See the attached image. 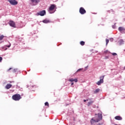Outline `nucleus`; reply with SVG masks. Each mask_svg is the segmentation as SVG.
Returning <instances> with one entry per match:
<instances>
[{"instance_id": "9b49d317", "label": "nucleus", "mask_w": 125, "mask_h": 125, "mask_svg": "<svg viewBox=\"0 0 125 125\" xmlns=\"http://www.w3.org/2000/svg\"><path fill=\"white\" fill-rule=\"evenodd\" d=\"M12 87V84H10V83H8L5 87V88H6V89H9V88H11V87Z\"/></svg>"}, {"instance_id": "c756f323", "label": "nucleus", "mask_w": 125, "mask_h": 125, "mask_svg": "<svg viewBox=\"0 0 125 125\" xmlns=\"http://www.w3.org/2000/svg\"><path fill=\"white\" fill-rule=\"evenodd\" d=\"M11 69H12V68H10L8 70V71H10V70H11Z\"/></svg>"}, {"instance_id": "ddd939ff", "label": "nucleus", "mask_w": 125, "mask_h": 125, "mask_svg": "<svg viewBox=\"0 0 125 125\" xmlns=\"http://www.w3.org/2000/svg\"><path fill=\"white\" fill-rule=\"evenodd\" d=\"M118 29L119 31H120L121 33H123V32H125V29L123 27H119Z\"/></svg>"}, {"instance_id": "4468645a", "label": "nucleus", "mask_w": 125, "mask_h": 125, "mask_svg": "<svg viewBox=\"0 0 125 125\" xmlns=\"http://www.w3.org/2000/svg\"><path fill=\"white\" fill-rule=\"evenodd\" d=\"M94 102L93 101H91L89 102H88V104H87V106H89L90 105H92L93 103Z\"/></svg>"}, {"instance_id": "4be33fe9", "label": "nucleus", "mask_w": 125, "mask_h": 125, "mask_svg": "<svg viewBox=\"0 0 125 125\" xmlns=\"http://www.w3.org/2000/svg\"><path fill=\"white\" fill-rule=\"evenodd\" d=\"M81 71H83L82 68L79 69L77 71L76 73H78V72H81Z\"/></svg>"}, {"instance_id": "c85d7f7f", "label": "nucleus", "mask_w": 125, "mask_h": 125, "mask_svg": "<svg viewBox=\"0 0 125 125\" xmlns=\"http://www.w3.org/2000/svg\"><path fill=\"white\" fill-rule=\"evenodd\" d=\"M110 11H111V12H115V11H113V9H111Z\"/></svg>"}, {"instance_id": "b1692460", "label": "nucleus", "mask_w": 125, "mask_h": 125, "mask_svg": "<svg viewBox=\"0 0 125 125\" xmlns=\"http://www.w3.org/2000/svg\"><path fill=\"white\" fill-rule=\"evenodd\" d=\"M16 71H17V69H14L13 70V73H16Z\"/></svg>"}, {"instance_id": "f257e3e1", "label": "nucleus", "mask_w": 125, "mask_h": 125, "mask_svg": "<svg viewBox=\"0 0 125 125\" xmlns=\"http://www.w3.org/2000/svg\"><path fill=\"white\" fill-rule=\"evenodd\" d=\"M98 119H95L94 118H92L90 121L91 125H94V123H98L102 120V113H98Z\"/></svg>"}, {"instance_id": "6ab92c4d", "label": "nucleus", "mask_w": 125, "mask_h": 125, "mask_svg": "<svg viewBox=\"0 0 125 125\" xmlns=\"http://www.w3.org/2000/svg\"><path fill=\"white\" fill-rule=\"evenodd\" d=\"M95 117L94 118V119H95V120H96V119H98V114H96L95 115Z\"/></svg>"}, {"instance_id": "2f4dec72", "label": "nucleus", "mask_w": 125, "mask_h": 125, "mask_svg": "<svg viewBox=\"0 0 125 125\" xmlns=\"http://www.w3.org/2000/svg\"><path fill=\"white\" fill-rule=\"evenodd\" d=\"M83 102H86V100H84Z\"/></svg>"}, {"instance_id": "7c9ffc66", "label": "nucleus", "mask_w": 125, "mask_h": 125, "mask_svg": "<svg viewBox=\"0 0 125 125\" xmlns=\"http://www.w3.org/2000/svg\"><path fill=\"white\" fill-rule=\"evenodd\" d=\"M9 83H14V82H13V81H10V82H9Z\"/></svg>"}, {"instance_id": "5701e85b", "label": "nucleus", "mask_w": 125, "mask_h": 125, "mask_svg": "<svg viewBox=\"0 0 125 125\" xmlns=\"http://www.w3.org/2000/svg\"><path fill=\"white\" fill-rule=\"evenodd\" d=\"M108 52H109V51L107 50L104 51V53H105V54L108 53Z\"/></svg>"}, {"instance_id": "0eeeda50", "label": "nucleus", "mask_w": 125, "mask_h": 125, "mask_svg": "<svg viewBox=\"0 0 125 125\" xmlns=\"http://www.w3.org/2000/svg\"><path fill=\"white\" fill-rule=\"evenodd\" d=\"M79 12L81 14L83 15L86 13V11L83 8V7H81L79 10Z\"/></svg>"}, {"instance_id": "473e14b6", "label": "nucleus", "mask_w": 125, "mask_h": 125, "mask_svg": "<svg viewBox=\"0 0 125 125\" xmlns=\"http://www.w3.org/2000/svg\"><path fill=\"white\" fill-rule=\"evenodd\" d=\"M99 125H100L101 124H100V123H99V124H98Z\"/></svg>"}, {"instance_id": "9d476101", "label": "nucleus", "mask_w": 125, "mask_h": 125, "mask_svg": "<svg viewBox=\"0 0 125 125\" xmlns=\"http://www.w3.org/2000/svg\"><path fill=\"white\" fill-rule=\"evenodd\" d=\"M31 2L32 3H35V4H38L40 1H41V0H30Z\"/></svg>"}, {"instance_id": "f8f14e48", "label": "nucleus", "mask_w": 125, "mask_h": 125, "mask_svg": "<svg viewBox=\"0 0 125 125\" xmlns=\"http://www.w3.org/2000/svg\"><path fill=\"white\" fill-rule=\"evenodd\" d=\"M115 120H117V121H122L123 120V118L121 117L120 116H117L115 117Z\"/></svg>"}, {"instance_id": "aec40b11", "label": "nucleus", "mask_w": 125, "mask_h": 125, "mask_svg": "<svg viewBox=\"0 0 125 125\" xmlns=\"http://www.w3.org/2000/svg\"><path fill=\"white\" fill-rule=\"evenodd\" d=\"M45 106H47V107H49V104H48V102H46L45 103Z\"/></svg>"}, {"instance_id": "dca6fc26", "label": "nucleus", "mask_w": 125, "mask_h": 125, "mask_svg": "<svg viewBox=\"0 0 125 125\" xmlns=\"http://www.w3.org/2000/svg\"><path fill=\"white\" fill-rule=\"evenodd\" d=\"M43 23H45L46 24H47V23H49V21L47 20H44L42 21Z\"/></svg>"}, {"instance_id": "a878e982", "label": "nucleus", "mask_w": 125, "mask_h": 125, "mask_svg": "<svg viewBox=\"0 0 125 125\" xmlns=\"http://www.w3.org/2000/svg\"><path fill=\"white\" fill-rule=\"evenodd\" d=\"M112 54L113 56L117 55V53H112Z\"/></svg>"}, {"instance_id": "20e7f679", "label": "nucleus", "mask_w": 125, "mask_h": 125, "mask_svg": "<svg viewBox=\"0 0 125 125\" xmlns=\"http://www.w3.org/2000/svg\"><path fill=\"white\" fill-rule=\"evenodd\" d=\"M8 1H9L12 5H17V4H18V2H17L16 0H8Z\"/></svg>"}, {"instance_id": "412c9836", "label": "nucleus", "mask_w": 125, "mask_h": 125, "mask_svg": "<svg viewBox=\"0 0 125 125\" xmlns=\"http://www.w3.org/2000/svg\"><path fill=\"white\" fill-rule=\"evenodd\" d=\"M106 45H108V43H109V40L106 39Z\"/></svg>"}, {"instance_id": "423d86ee", "label": "nucleus", "mask_w": 125, "mask_h": 125, "mask_svg": "<svg viewBox=\"0 0 125 125\" xmlns=\"http://www.w3.org/2000/svg\"><path fill=\"white\" fill-rule=\"evenodd\" d=\"M68 81L69 82H71V85H74V83H78V79H73V78H70L69 79H68Z\"/></svg>"}, {"instance_id": "f03ea898", "label": "nucleus", "mask_w": 125, "mask_h": 125, "mask_svg": "<svg viewBox=\"0 0 125 125\" xmlns=\"http://www.w3.org/2000/svg\"><path fill=\"white\" fill-rule=\"evenodd\" d=\"M12 98L15 101H19L21 99V95L19 94H16L12 96Z\"/></svg>"}, {"instance_id": "39448f33", "label": "nucleus", "mask_w": 125, "mask_h": 125, "mask_svg": "<svg viewBox=\"0 0 125 125\" xmlns=\"http://www.w3.org/2000/svg\"><path fill=\"white\" fill-rule=\"evenodd\" d=\"M55 8V5L52 4L49 8V13H53L54 12H52V11Z\"/></svg>"}, {"instance_id": "cd10ccee", "label": "nucleus", "mask_w": 125, "mask_h": 125, "mask_svg": "<svg viewBox=\"0 0 125 125\" xmlns=\"http://www.w3.org/2000/svg\"><path fill=\"white\" fill-rule=\"evenodd\" d=\"M89 101H91V100L90 99H89L86 100V101H89Z\"/></svg>"}, {"instance_id": "7ed1b4c3", "label": "nucleus", "mask_w": 125, "mask_h": 125, "mask_svg": "<svg viewBox=\"0 0 125 125\" xmlns=\"http://www.w3.org/2000/svg\"><path fill=\"white\" fill-rule=\"evenodd\" d=\"M104 77L105 76H102L100 77V81L96 83L98 85H100L101 83H104Z\"/></svg>"}, {"instance_id": "a211bd4d", "label": "nucleus", "mask_w": 125, "mask_h": 125, "mask_svg": "<svg viewBox=\"0 0 125 125\" xmlns=\"http://www.w3.org/2000/svg\"><path fill=\"white\" fill-rule=\"evenodd\" d=\"M3 38H4V36L3 35L0 36V41H2V40L3 39Z\"/></svg>"}, {"instance_id": "2eb2a0df", "label": "nucleus", "mask_w": 125, "mask_h": 125, "mask_svg": "<svg viewBox=\"0 0 125 125\" xmlns=\"http://www.w3.org/2000/svg\"><path fill=\"white\" fill-rule=\"evenodd\" d=\"M99 91H100V89H97L94 91V93H95V94L98 93V92H99Z\"/></svg>"}, {"instance_id": "393cba45", "label": "nucleus", "mask_w": 125, "mask_h": 125, "mask_svg": "<svg viewBox=\"0 0 125 125\" xmlns=\"http://www.w3.org/2000/svg\"><path fill=\"white\" fill-rule=\"evenodd\" d=\"M2 61V57H0V62H1Z\"/></svg>"}, {"instance_id": "f3484780", "label": "nucleus", "mask_w": 125, "mask_h": 125, "mask_svg": "<svg viewBox=\"0 0 125 125\" xmlns=\"http://www.w3.org/2000/svg\"><path fill=\"white\" fill-rule=\"evenodd\" d=\"M85 43V42L83 41H81L80 42V44L81 45H84V44Z\"/></svg>"}, {"instance_id": "1a4fd4ad", "label": "nucleus", "mask_w": 125, "mask_h": 125, "mask_svg": "<svg viewBox=\"0 0 125 125\" xmlns=\"http://www.w3.org/2000/svg\"><path fill=\"white\" fill-rule=\"evenodd\" d=\"M45 10H42L38 13L37 14L38 15H40V16H44V15H45Z\"/></svg>"}, {"instance_id": "6e6552de", "label": "nucleus", "mask_w": 125, "mask_h": 125, "mask_svg": "<svg viewBox=\"0 0 125 125\" xmlns=\"http://www.w3.org/2000/svg\"><path fill=\"white\" fill-rule=\"evenodd\" d=\"M9 25L11 27H13V28H16V25L15 24V22L13 21H9Z\"/></svg>"}, {"instance_id": "bb28decb", "label": "nucleus", "mask_w": 125, "mask_h": 125, "mask_svg": "<svg viewBox=\"0 0 125 125\" xmlns=\"http://www.w3.org/2000/svg\"><path fill=\"white\" fill-rule=\"evenodd\" d=\"M10 46H11V44H10L9 45L7 46V47L9 48Z\"/></svg>"}]
</instances>
